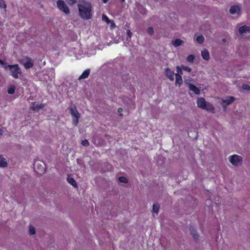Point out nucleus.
Listing matches in <instances>:
<instances>
[{"label": "nucleus", "mask_w": 250, "mask_h": 250, "mask_svg": "<svg viewBox=\"0 0 250 250\" xmlns=\"http://www.w3.org/2000/svg\"><path fill=\"white\" fill-rule=\"evenodd\" d=\"M78 10L80 17L83 20H89L92 16V6L89 2H84L78 4Z\"/></svg>", "instance_id": "1"}, {"label": "nucleus", "mask_w": 250, "mask_h": 250, "mask_svg": "<svg viewBox=\"0 0 250 250\" xmlns=\"http://www.w3.org/2000/svg\"><path fill=\"white\" fill-rule=\"evenodd\" d=\"M9 69L10 71L11 75L15 79L19 78V75H21L22 71L18 64H10L4 66V69Z\"/></svg>", "instance_id": "2"}, {"label": "nucleus", "mask_w": 250, "mask_h": 250, "mask_svg": "<svg viewBox=\"0 0 250 250\" xmlns=\"http://www.w3.org/2000/svg\"><path fill=\"white\" fill-rule=\"evenodd\" d=\"M19 62L26 69H30L34 65V60L27 56L23 57Z\"/></svg>", "instance_id": "3"}, {"label": "nucleus", "mask_w": 250, "mask_h": 250, "mask_svg": "<svg viewBox=\"0 0 250 250\" xmlns=\"http://www.w3.org/2000/svg\"><path fill=\"white\" fill-rule=\"evenodd\" d=\"M70 114L71 116H72V122L73 124L77 126L79 123V119L80 118V114L76 108V107H71L70 109Z\"/></svg>", "instance_id": "4"}, {"label": "nucleus", "mask_w": 250, "mask_h": 250, "mask_svg": "<svg viewBox=\"0 0 250 250\" xmlns=\"http://www.w3.org/2000/svg\"><path fill=\"white\" fill-rule=\"evenodd\" d=\"M229 162L235 166H238L242 164V158L237 155L230 156L229 158Z\"/></svg>", "instance_id": "5"}, {"label": "nucleus", "mask_w": 250, "mask_h": 250, "mask_svg": "<svg viewBox=\"0 0 250 250\" xmlns=\"http://www.w3.org/2000/svg\"><path fill=\"white\" fill-rule=\"evenodd\" d=\"M57 5L59 9L65 14H68L70 13L69 8L63 0H58L57 1Z\"/></svg>", "instance_id": "6"}, {"label": "nucleus", "mask_w": 250, "mask_h": 250, "mask_svg": "<svg viewBox=\"0 0 250 250\" xmlns=\"http://www.w3.org/2000/svg\"><path fill=\"white\" fill-rule=\"evenodd\" d=\"M229 13L231 14H237L238 15L241 14V8L239 5H232L229 9Z\"/></svg>", "instance_id": "7"}, {"label": "nucleus", "mask_w": 250, "mask_h": 250, "mask_svg": "<svg viewBox=\"0 0 250 250\" xmlns=\"http://www.w3.org/2000/svg\"><path fill=\"white\" fill-rule=\"evenodd\" d=\"M165 74L167 78L171 81H173L174 80V72L173 71L170 70L169 68H167L165 69Z\"/></svg>", "instance_id": "8"}, {"label": "nucleus", "mask_w": 250, "mask_h": 250, "mask_svg": "<svg viewBox=\"0 0 250 250\" xmlns=\"http://www.w3.org/2000/svg\"><path fill=\"white\" fill-rule=\"evenodd\" d=\"M207 103L204 98H199L197 99V104L199 108L203 109L206 106Z\"/></svg>", "instance_id": "9"}, {"label": "nucleus", "mask_w": 250, "mask_h": 250, "mask_svg": "<svg viewBox=\"0 0 250 250\" xmlns=\"http://www.w3.org/2000/svg\"><path fill=\"white\" fill-rule=\"evenodd\" d=\"M238 31L240 35H242L244 33H250V27L247 25L241 26L239 27Z\"/></svg>", "instance_id": "10"}, {"label": "nucleus", "mask_w": 250, "mask_h": 250, "mask_svg": "<svg viewBox=\"0 0 250 250\" xmlns=\"http://www.w3.org/2000/svg\"><path fill=\"white\" fill-rule=\"evenodd\" d=\"M45 105L42 104H37L36 102H34L32 103V106L31 107V109L33 111H38L40 109H42L44 108Z\"/></svg>", "instance_id": "11"}, {"label": "nucleus", "mask_w": 250, "mask_h": 250, "mask_svg": "<svg viewBox=\"0 0 250 250\" xmlns=\"http://www.w3.org/2000/svg\"><path fill=\"white\" fill-rule=\"evenodd\" d=\"M188 88L196 95H199L200 93V89L192 83H189L188 84Z\"/></svg>", "instance_id": "12"}, {"label": "nucleus", "mask_w": 250, "mask_h": 250, "mask_svg": "<svg viewBox=\"0 0 250 250\" xmlns=\"http://www.w3.org/2000/svg\"><path fill=\"white\" fill-rule=\"evenodd\" d=\"M176 81L175 85L180 86L183 83V80L182 76L180 74H175Z\"/></svg>", "instance_id": "13"}, {"label": "nucleus", "mask_w": 250, "mask_h": 250, "mask_svg": "<svg viewBox=\"0 0 250 250\" xmlns=\"http://www.w3.org/2000/svg\"><path fill=\"white\" fill-rule=\"evenodd\" d=\"M90 69H87L85 70L83 72L82 75L79 77V80H81L84 79L88 78V77L89 76V75L90 74Z\"/></svg>", "instance_id": "14"}, {"label": "nucleus", "mask_w": 250, "mask_h": 250, "mask_svg": "<svg viewBox=\"0 0 250 250\" xmlns=\"http://www.w3.org/2000/svg\"><path fill=\"white\" fill-rule=\"evenodd\" d=\"M189 231L190 232L191 234L192 235L194 239H198L199 237V235L196 230L194 229V228L192 226H190L189 227Z\"/></svg>", "instance_id": "15"}, {"label": "nucleus", "mask_w": 250, "mask_h": 250, "mask_svg": "<svg viewBox=\"0 0 250 250\" xmlns=\"http://www.w3.org/2000/svg\"><path fill=\"white\" fill-rule=\"evenodd\" d=\"M201 55L202 58L206 61H208L210 59L209 52L207 49H204V50L202 51Z\"/></svg>", "instance_id": "16"}, {"label": "nucleus", "mask_w": 250, "mask_h": 250, "mask_svg": "<svg viewBox=\"0 0 250 250\" xmlns=\"http://www.w3.org/2000/svg\"><path fill=\"white\" fill-rule=\"evenodd\" d=\"M203 109H205L207 110L208 111L210 112L211 113H214L215 112V108L214 106L212 105V104L207 103L206 104V106L205 108H203Z\"/></svg>", "instance_id": "17"}, {"label": "nucleus", "mask_w": 250, "mask_h": 250, "mask_svg": "<svg viewBox=\"0 0 250 250\" xmlns=\"http://www.w3.org/2000/svg\"><path fill=\"white\" fill-rule=\"evenodd\" d=\"M184 43V41L180 39H176L172 41V44L175 47L181 45Z\"/></svg>", "instance_id": "18"}, {"label": "nucleus", "mask_w": 250, "mask_h": 250, "mask_svg": "<svg viewBox=\"0 0 250 250\" xmlns=\"http://www.w3.org/2000/svg\"><path fill=\"white\" fill-rule=\"evenodd\" d=\"M235 98L234 97L231 96L228 97L226 100L223 101L224 104L226 105H229L234 102Z\"/></svg>", "instance_id": "19"}, {"label": "nucleus", "mask_w": 250, "mask_h": 250, "mask_svg": "<svg viewBox=\"0 0 250 250\" xmlns=\"http://www.w3.org/2000/svg\"><path fill=\"white\" fill-rule=\"evenodd\" d=\"M67 181L74 187H77V184L73 178L68 176Z\"/></svg>", "instance_id": "20"}, {"label": "nucleus", "mask_w": 250, "mask_h": 250, "mask_svg": "<svg viewBox=\"0 0 250 250\" xmlns=\"http://www.w3.org/2000/svg\"><path fill=\"white\" fill-rule=\"evenodd\" d=\"M7 165V162L1 155H0V167H5Z\"/></svg>", "instance_id": "21"}, {"label": "nucleus", "mask_w": 250, "mask_h": 250, "mask_svg": "<svg viewBox=\"0 0 250 250\" xmlns=\"http://www.w3.org/2000/svg\"><path fill=\"white\" fill-rule=\"evenodd\" d=\"M160 206L157 203L153 205V211L156 213H158L159 210Z\"/></svg>", "instance_id": "22"}, {"label": "nucleus", "mask_w": 250, "mask_h": 250, "mask_svg": "<svg viewBox=\"0 0 250 250\" xmlns=\"http://www.w3.org/2000/svg\"><path fill=\"white\" fill-rule=\"evenodd\" d=\"M205 38L203 36L200 35L196 38V42L200 44H202L204 42Z\"/></svg>", "instance_id": "23"}, {"label": "nucleus", "mask_w": 250, "mask_h": 250, "mask_svg": "<svg viewBox=\"0 0 250 250\" xmlns=\"http://www.w3.org/2000/svg\"><path fill=\"white\" fill-rule=\"evenodd\" d=\"M15 91V87L14 85L10 86L7 90L8 94H13Z\"/></svg>", "instance_id": "24"}, {"label": "nucleus", "mask_w": 250, "mask_h": 250, "mask_svg": "<svg viewBox=\"0 0 250 250\" xmlns=\"http://www.w3.org/2000/svg\"><path fill=\"white\" fill-rule=\"evenodd\" d=\"M195 58V57L194 55L191 54V55H189L188 56V57H187V60L188 62H192L194 60Z\"/></svg>", "instance_id": "25"}, {"label": "nucleus", "mask_w": 250, "mask_h": 250, "mask_svg": "<svg viewBox=\"0 0 250 250\" xmlns=\"http://www.w3.org/2000/svg\"><path fill=\"white\" fill-rule=\"evenodd\" d=\"M118 180L121 183H127L128 182L127 179L124 176L120 177Z\"/></svg>", "instance_id": "26"}, {"label": "nucleus", "mask_w": 250, "mask_h": 250, "mask_svg": "<svg viewBox=\"0 0 250 250\" xmlns=\"http://www.w3.org/2000/svg\"><path fill=\"white\" fill-rule=\"evenodd\" d=\"M29 232L30 235H34L36 233L35 229L34 227L32 226H30Z\"/></svg>", "instance_id": "27"}, {"label": "nucleus", "mask_w": 250, "mask_h": 250, "mask_svg": "<svg viewBox=\"0 0 250 250\" xmlns=\"http://www.w3.org/2000/svg\"><path fill=\"white\" fill-rule=\"evenodd\" d=\"M6 6L5 1L4 0H0V7L5 10Z\"/></svg>", "instance_id": "28"}, {"label": "nucleus", "mask_w": 250, "mask_h": 250, "mask_svg": "<svg viewBox=\"0 0 250 250\" xmlns=\"http://www.w3.org/2000/svg\"><path fill=\"white\" fill-rule=\"evenodd\" d=\"M102 20L103 21H105L107 24L110 22V20L105 15H103L102 16Z\"/></svg>", "instance_id": "29"}, {"label": "nucleus", "mask_w": 250, "mask_h": 250, "mask_svg": "<svg viewBox=\"0 0 250 250\" xmlns=\"http://www.w3.org/2000/svg\"><path fill=\"white\" fill-rule=\"evenodd\" d=\"M81 144L83 146H87L89 145V143L87 140L84 139L82 141Z\"/></svg>", "instance_id": "30"}, {"label": "nucleus", "mask_w": 250, "mask_h": 250, "mask_svg": "<svg viewBox=\"0 0 250 250\" xmlns=\"http://www.w3.org/2000/svg\"><path fill=\"white\" fill-rule=\"evenodd\" d=\"M182 68L184 70L188 71V72H190L191 71V68L188 66L182 65Z\"/></svg>", "instance_id": "31"}, {"label": "nucleus", "mask_w": 250, "mask_h": 250, "mask_svg": "<svg viewBox=\"0 0 250 250\" xmlns=\"http://www.w3.org/2000/svg\"><path fill=\"white\" fill-rule=\"evenodd\" d=\"M147 32L149 35H152L154 33V30L152 27H149L147 29Z\"/></svg>", "instance_id": "32"}, {"label": "nucleus", "mask_w": 250, "mask_h": 250, "mask_svg": "<svg viewBox=\"0 0 250 250\" xmlns=\"http://www.w3.org/2000/svg\"><path fill=\"white\" fill-rule=\"evenodd\" d=\"M176 69L177 73L176 74H180L181 76L183 74V72L181 69V67L179 66H176Z\"/></svg>", "instance_id": "33"}, {"label": "nucleus", "mask_w": 250, "mask_h": 250, "mask_svg": "<svg viewBox=\"0 0 250 250\" xmlns=\"http://www.w3.org/2000/svg\"><path fill=\"white\" fill-rule=\"evenodd\" d=\"M242 87L243 89L246 90H249L250 89V85L247 84H243L242 86Z\"/></svg>", "instance_id": "34"}, {"label": "nucleus", "mask_w": 250, "mask_h": 250, "mask_svg": "<svg viewBox=\"0 0 250 250\" xmlns=\"http://www.w3.org/2000/svg\"><path fill=\"white\" fill-rule=\"evenodd\" d=\"M68 4L70 5H73L76 2L77 0H67Z\"/></svg>", "instance_id": "35"}, {"label": "nucleus", "mask_w": 250, "mask_h": 250, "mask_svg": "<svg viewBox=\"0 0 250 250\" xmlns=\"http://www.w3.org/2000/svg\"><path fill=\"white\" fill-rule=\"evenodd\" d=\"M0 64H1L3 67L4 68V66L6 65H8V64L7 63L5 62L4 61L0 59Z\"/></svg>", "instance_id": "36"}, {"label": "nucleus", "mask_w": 250, "mask_h": 250, "mask_svg": "<svg viewBox=\"0 0 250 250\" xmlns=\"http://www.w3.org/2000/svg\"><path fill=\"white\" fill-rule=\"evenodd\" d=\"M132 33L130 30H128L127 31V36L129 38H130L131 37Z\"/></svg>", "instance_id": "37"}, {"label": "nucleus", "mask_w": 250, "mask_h": 250, "mask_svg": "<svg viewBox=\"0 0 250 250\" xmlns=\"http://www.w3.org/2000/svg\"><path fill=\"white\" fill-rule=\"evenodd\" d=\"M123 111V109L121 107H120L118 109V112L119 113H121Z\"/></svg>", "instance_id": "38"}, {"label": "nucleus", "mask_w": 250, "mask_h": 250, "mask_svg": "<svg viewBox=\"0 0 250 250\" xmlns=\"http://www.w3.org/2000/svg\"><path fill=\"white\" fill-rule=\"evenodd\" d=\"M4 131L2 129H0V135H1L3 134Z\"/></svg>", "instance_id": "39"}, {"label": "nucleus", "mask_w": 250, "mask_h": 250, "mask_svg": "<svg viewBox=\"0 0 250 250\" xmlns=\"http://www.w3.org/2000/svg\"><path fill=\"white\" fill-rule=\"evenodd\" d=\"M108 1V0H103V1L104 3H107Z\"/></svg>", "instance_id": "40"}, {"label": "nucleus", "mask_w": 250, "mask_h": 250, "mask_svg": "<svg viewBox=\"0 0 250 250\" xmlns=\"http://www.w3.org/2000/svg\"><path fill=\"white\" fill-rule=\"evenodd\" d=\"M121 2L123 3L125 2V0H121Z\"/></svg>", "instance_id": "41"}, {"label": "nucleus", "mask_w": 250, "mask_h": 250, "mask_svg": "<svg viewBox=\"0 0 250 250\" xmlns=\"http://www.w3.org/2000/svg\"><path fill=\"white\" fill-rule=\"evenodd\" d=\"M44 169V167H42V169L40 170L41 171H42Z\"/></svg>", "instance_id": "42"}, {"label": "nucleus", "mask_w": 250, "mask_h": 250, "mask_svg": "<svg viewBox=\"0 0 250 250\" xmlns=\"http://www.w3.org/2000/svg\"><path fill=\"white\" fill-rule=\"evenodd\" d=\"M112 25L114 26L115 25V23H114V22H112Z\"/></svg>", "instance_id": "43"}]
</instances>
